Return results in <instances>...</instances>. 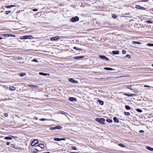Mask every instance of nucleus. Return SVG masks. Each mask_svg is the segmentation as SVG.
Segmentation results:
<instances>
[{
    "label": "nucleus",
    "instance_id": "obj_24",
    "mask_svg": "<svg viewBox=\"0 0 153 153\" xmlns=\"http://www.w3.org/2000/svg\"><path fill=\"white\" fill-rule=\"evenodd\" d=\"M27 39H33V36H27Z\"/></svg>",
    "mask_w": 153,
    "mask_h": 153
},
{
    "label": "nucleus",
    "instance_id": "obj_5",
    "mask_svg": "<svg viewBox=\"0 0 153 153\" xmlns=\"http://www.w3.org/2000/svg\"><path fill=\"white\" fill-rule=\"evenodd\" d=\"M62 127L60 126H56L54 127L50 128V129L51 130L60 129L62 128Z\"/></svg>",
    "mask_w": 153,
    "mask_h": 153
},
{
    "label": "nucleus",
    "instance_id": "obj_23",
    "mask_svg": "<svg viewBox=\"0 0 153 153\" xmlns=\"http://www.w3.org/2000/svg\"><path fill=\"white\" fill-rule=\"evenodd\" d=\"M15 89V88L13 86H11L10 87V89L12 91H14Z\"/></svg>",
    "mask_w": 153,
    "mask_h": 153
},
{
    "label": "nucleus",
    "instance_id": "obj_37",
    "mask_svg": "<svg viewBox=\"0 0 153 153\" xmlns=\"http://www.w3.org/2000/svg\"><path fill=\"white\" fill-rule=\"evenodd\" d=\"M137 111L139 112H142V111L140 109H137Z\"/></svg>",
    "mask_w": 153,
    "mask_h": 153
},
{
    "label": "nucleus",
    "instance_id": "obj_34",
    "mask_svg": "<svg viewBox=\"0 0 153 153\" xmlns=\"http://www.w3.org/2000/svg\"><path fill=\"white\" fill-rule=\"evenodd\" d=\"M54 140L55 141H60V138H55L54 139Z\"/></svg>",
    "mask_w": 153,
    "mask_h": 153
},
{
    "label": "nucleus",
    "instance_id": "obj_52",
    "mask_svg": "<svg viewBox=\"0 0 153 153\" xmlns=\"http://www.w3.org/2000/svg\"><path fill=\"white\" fill-rule=\"evenodd\" d=\"M10 6L11 8L12 7H16V6L14 5H10Z\"/></svg>",
    "mask_w": 153,
    "mask_h": 153
},
{
    "label": "nucleus",
    "instance_id": "obj_54",
    "mask_svg": "<svg viewBox=\"0 0 153 153\" xmlns=\"http://www.w3.org/2000/svg\"><path fill=\"white\" fill-rule=\"evenodd\" d=\"M10 143L9 142H7V145H10Z\"/></svg>",
    "mask_w": 153,
    "mask_h": 153
},
{
    "label": "nucleus",
    "instance_id": "obj_36",
    "mask_svg": "<svg viewBox=\"0 0 153 153\" xmlns=\"http://www.w3.org/2000/svg\"><path fill=\"white\" fill-rule=\"evenodd\" d=\"M11 12L10 11H7L5 12V14H8Z\"/></svg>",
    "mask_w": 153,
    "mask_h": 153
},
{
    "label": "nucleus",
    "instance_id": "obj_39",
    "mask_svg": "<svg viewBox=\"0 0 153 153\" xmlns=\"http://www.w3.org/2000/svg\"><path fill=\"white\" fill-rule=\"evenodd\" d=\"M147 45L149 46H152V43H148L147 44Z\"/></svg>",
    "mask_w": 153,
    "mask_h": 153
},
{
    "label": "nucleus",
    "instance_id": "obj_32",
    "mask_svg": "<svg viewBox=\"0 0 153 153\" xmlns=\"http://www.w3.org/2000/svg\"><path fill=\"white\" fill-rule=\"evenodd\" d=\"M38 151V150L37 149H36V148H34L33 149V153H36Z\"/></svg>",
    "mask_w": 153,
    "mask_h": 153
},
{
    "label": "nucleus",
    "instance_id": "obj_12",
    "mask_svg": "<svg viewBox=\"0 0 153 153\" xmlns=\"http://www.w3.org/2000/svg\"><path fill=\"white\" fill-rule=\"evenodd\" d=\"M114 54H118L119 53V51H113L112 52Z\"/></svg>",
    "mask_w": 153,
    "mask_h": 153
},
{
    "label": "nucleus",
    "instance_id": "obj_7",
    "mask_svg": "<svg viewBox=\"0 0 153 153\" xmlns=\"http://www.w3.org/2000/svg\"><path fill=\"white\" fill-rule=\"evenodd\" d=\"M99 56L100 57V58L102 59H105L107 61H108L109 60V59L105 56L99 55Z\"/></svg>",
    "mask_w": 153,
    "mask_h": 153
},
{
    "label": "nucleus",
    "instance_id": "obj_1",
    "mask_svg": "<svg viewBox=\"0 0 153 153\" xmlns=\"http://www.w3.org/2000/svg\"><path fill=\"white\" fill-rule=\"evenodd\" d=\"M95 120L96 121L102 124H104L105 123V119L102 118H97Z\"/></svg>",
    "mask_w": 153,
    "mask_h": 153
},
{
    "label": "nucleus",
    "instance_id": "obj_21",
    "mask_svg": "<svg viewBox=\"0 0 153 153\" xmlns=\"http://www.w3.org/2000/svg\"><path fill=\"white\" fill-rule=\"evenodd\" d=\"M59 113L61 114H64L65 115H67L68 114L67 113H66L65 112H63V111H60L59 112Z\"/></svg>",
    "mask_w": 153,
    "mask_h": 153
},
{
    "label": "nucleus",
    "instance_id": "obj_43",
    "mask_svg": "<svg viewBox=\"0 0 153 153\" xmlns=\"http://www.w3.org/2000/svg\"><path fill=\"white\" fill-rule=\"evenodd\" d=\"M4 115L5 117H7L8 116V114L7 113H4Z\"/></svg>",
    "mask_w": 153,
    "mask_h": 153
},
{
    "label": "nucleus",
    "instance_id": "obj_55",
    "mask_svg": "<svg viewBox=\"0 0 153 153\" xmlns=\"http://www.w3.org/2000/svg\"><path fill=\"white\" fill-rule=\"evenodd\" d=\"M44 153H50V152H45Z\"/></svg>",
    "mask_w": 153,
    "mask_h": 153
},
{
    "label": "nucleus",
    "instance_id": "obj_29",
    "mask_svg": "<svg viewBox=\"0 0 153 153\" xmlns=\"http://www.w3.org/2000/svg\"><path fill=\"white\" fill-rule=\"evenodd\" d=\"M73 48L74 49H75L76 50H82V49L81 48H77L76 47H73Z\"/></svg>",
    "mask_w": 153,
    "mask_h": 153
},
{
    "label": "nucleus",
    "instance_id": "obj_11",
    "mask_svg": "<svg viewBox=\"0 0 153 153\" xmlns=\"http://www.w3.org/2000/svg\"><path fill=\"white\" fill-rule=\"evenodd\" d=\"M69 100L71 101H76L77 100L76 98L74 97H70L69 98Z\"/></svg>",
    "mask_w": 153,
    "mask_h": 153
},
{
    "label": "nucleus",
    "instance_id": "obj_49",
    "mask_svg": "<svg viewBox=\"0 0 153 153\" xmlns=\"http://www.w3.org/2000/svg\"><path fill=\"white\" fill-rule=\"evenodd\" d=\"M122 53L123 54H125L126 53V51L125 50H123L122 51Z\"/></svg>",
    "mask_w": 153,
    "mask_h": 153
},
{
    "label": "nucleus",
    "instance_id": "obj_3",
    "mask_svg": "<svg viewBox=\"0 0 153 153\" xmlns=\"http://www.w3.org/2000/svg\"><path fill=\"white\" fill-rule=\"evenodd\" d=\"M79 20V18L78 17L76 16L72 18L71 19V21L72 22H76L78 21Z\"/></svg>",
    "mask_w": 153,
    "mask_h": 153
},
{
    "label": "nucleus",
    "instance_id": "obj_6",
    "mask_svg": "<svg viewBox=\"0 0 153 153\" xmlns=\"http://www.w3.org/2000/svg\"><path fill=\"white\" fill-rule=\"evenodd\" d=\"M59 36H57L56 37H52L51 38V41H56L59 38Z\"/></svg>",
    "mask_w": 153,
    "mask_h": 153
},
{
    "label": "nucleus",
    "instance_id": "obj_9",
    "mask_svg": "<svg viewBox=\"0 0 153 153\" xmlns=\"http://www.w3.org/2000/svg\"><path fill=\"white\" fill-rule=\"evenodd\" d=\"M12 137H13L14 138L13 136H11V135H10L9 136L5 138H4V139H6L7 140H10L12 139Z\"/></svg>",
    "mask_w": 153,
    "mask_h": 153
},
{
    "label": "nucleus",
    "instance_id": "obj_26",
    "mask_svg": "<svg viewBox=\"0 0 153 153\" xmlns=\"http://www.w3.org/2000/svg\"><path fill=\"white\" fill-rule=\"evenodd\" d=\"M21 39H27V36H22L20 38Z\"/></svg>",
    "mask_w": 153,
    "mask_h": 153
},
{
    "label": "nucleus",
    "instance_id": "obj_25",
    "mask_svg": "<svg viewBox=\"0 0 153 153\" xmlns=\"http://www.w3.org/2000/svg\"><path fill=\"white\" fill-rule=\"evenodd\" d=\"M106 121L108 122H109V123H112V120H111V119H107Z\"/></svg>",
    "mask_w": 153,
    "mask_h": 153
},
{
    "label": "nucleus",
    "instance_id": "obj_33",
    "mask_svg": "<svg viewBox=\"0 0 153 153\" xmlns=\"http://www.w3.org/2000/svg\"><path fill=\"white\" fill-rule=\"evenodd\" d=\"M125 115L126 116H129L130 115V113L128 112H125Z\"/></svg>",
    "mask_w": 153,
    "mask_h": 153
},
{
    "label": "nucleus",
    "instance_id": "obj_13",
    "mask_svg": "<svg viewBox=\"0 0 153 153\" xmlns=\"http://www.w3.org/2000/svg\"><path fill=\"white\" fill-rule=\"evenodd\" d=\"M39 74L43 76H47V75H50L49 74H47V73H43L42 72H39Z\"/></svg>",
    "mask_w": 153,
    "mask_h": 153
},
{
    "label": "nucleus",
    "instance_id": "obj_44",
    "mask_svg": "<svg viewBox=\"0 0 153 153\" xmlns=\"http://www.w3.org/2000/svg\"><path fill=\"white\" fill-rule=\"evenodd\" d=\"M126 57H128L129 58H131L130 55H128V54H127V55H126Z\"/></svg>",
    "mask_w": 153,
    "mask_h": 153
},
{
    "label": "nucleus",
    "instance_id": "obj_50",
    "mask_svg": "<svg viewBox=\"0 0 153 153\" xmlns=\"http://www.w3.org/2000/svg\"><path fill=\"white\" fill-rule=\"evenodd\" d=\"M144 131L143 130H141L139 131V132L140 133H143L144 132Z\"/></svg>",
    "mask_w": 153,
    "mask_h": 153
},
{
    "label": "nucleus",
    "instance_id": "obj_45",
    "mask_svg": "<svg viewBox=\"0 0 153 153\" xmlns=\"http://www.w3.org/2000/svg\"><path fill=\"white\" fill-rule=\"evenodd\" d=\"M144 87H148V88H149V87H150V86H149V85H144Z\"/></svg>",
    "mask_w": 153,
    "mask_h": 153
},
{
    "label": "nucleus",
    "instance_id": "obj_41",
    "mask_svg": "<svg viewBox=\"0 0 153 153\" xmlns=\"http://www.w3.org/2000/svg\"><path fill=\"white\" fill-rule=\"evenodd\" d=\"M127 88L131 90H132V88L131 87V86H127Z\"/></svg>",
    "mask_w": 153,
    "mask_h": 153
},
{
    "label": "nucleus",
    "instance_id": "obj_2",
    "mask_svg": "<svg viewBox=\"0 0 153 153\" xmlns=\"http://www.w3.org/2000/svg\"><path fill=\"white\" fill-rule=\"evenodd\" d=\"M2 36H4L5 37H6L7 36L9 37L11 36L13 37H15L16 36L13 34H1V39H2V38L1 37Z\"/></svg>",
    "mask_w": 153,
    "mask_h": 153
},
{
    "label": "nucleus",
    "instance_id": "obj_40",
    "mask_svg": "<svg viewBox=\"0 0 153 153\" xmlns=\"http://www.w3.org/2000/svg\"><path fill=\"white\" fill-rule=\"evenodd\" d=\"M32 61L33 62H38V61L36 59H33L32 60Z\"/></svg>",
    "mask_w": 153,
    "mask_h": 153
},
{
    "label": "nucleus",
    "instance_id": "obj_8",
    "mask_svg": "<svg viewBox=\"0 0 153 153\" xmlns=\"http://www.w3.org/2000/svg\"><path fill=\"white\" fill-rule=\"evenodd\" d=\"M68 80L69 81L71 82L74 83H77L78 82L77 81L74 80L72 78L69 79Z\"/></svg>",
    "mask_w": 153,
    "mask_h": 153
},
{
    "label": "nucleus",
    "instance_id": "obj_19",
    "mask_svg": "<svg viewBox=\"0 0 153 153\" xmlns=\"http://www.w3.org/2000/svg\"><path fill=\"white\" fill-rule=\"evenodd\" d=\"M146 149L148 150H149L151 151H153V148L150 147L148 146H147L146 147Z\"/></svg>",
    "mask_w": 153,
    "mask_h": 153
},
{
    "label": "nucleus",
    "instance_id": "obj_30",
    "mask_svg": "<svg viewBox=\"0 0 153 153\" xmlns=\"http://www.w3.org/2000/svg\"><path fill=\"white\" fill-rule=\"evenodd\" d=\"M28 86L29 87H34V88H37L38 87V86H36V85H29Z\"/></svg>",
    "mask_w": 153,
    "mask_h": 153
},
{
    "label": "nucleus",
    "instance_id": "obj_4",
    "mask_svg": "<svg viewBox=\"0 0 153 153\" xmlns=\"http://www.w3.org/2000/svg\"><path fill=\"white\" fill-rule=\"evenodd\" d=\"M38 143V141L37 139H35L33 140L31 143V145L32 146H33L36 144H37Z\"/></svg>",
    "mask_w": 153,
    "mask_h": 153
},
{
    "label": "nucleus",
    "instance_id": "obj_38",
    "mask_svg": "<svg viewBox=\"0 0 153 153\" xmlns=\"http://www.w3.org/2000/svg\"><path fill=\"white\" fill-rule=\"evenodd\" d=\"M72 148L74 150H76V148L75 146H73L72 147Z\"/></svg>",
    "mask_w": 153,
    "mask_h": 153
},
{
    "label": "nucleus",
    "instance_id": "obj_56",
    "mask_svg": "<svg viewBox=\"0 0 153 153\" xmlns=\"http://www.w3.org/2000/svg\"><path fill=\"white\" fill-rule=\"evenodd\" d=\"M76 152H72L71 153H75Z\"/></svg>",
    "mask_w": 153,
    "mask_h": 153
},
{
    "label": "nucleus",
    "instance_id": "obj_15",
    "mask_svg": "<svg viewBox=\"0 0 153 153\" xmlns=\"http://www.w3.org/2000/svg\"><path fill=\"white\" fill-rule=\"evenodd\" d=\"M125 95L128 96V97H132L133 96L135 95V94H124Z\"/></svg>",
    "mask_w": 153,
    "mask_h": 153
},
{
    "label": "nucleus",
    "instance_id": "obj_53",
    "mask_svg": "<svg viewBox=\"0 0 153 153\" xmlns=\"http://www.w3.org/2000/svg\"><path fill=\"white\" fill-rule=\"evenodd\" d=\"M6 7L7 8H11V7H10V6H7Z\"/></svg>",
    "mask_w": 153,
    "mask_h": 153
},
{
    "label": "nucleus",
    "instance_id": "obj_22",
    "mask_svg": "<svg viewBox=\"0 0 153 153\" xmlns=\"http://www.w3.org/2000/svg\"><path fill=\"white\" fill-rule=\"evenodd\" d=\"M132 43L133 44H140L141 43L140 42H135L133 41L132 42Z\"/></svg>",
    "mask_w": 153,
    "mask_h": 153
},
{
    "label": "nucleus",
    "instance_id": "obj_14",
    "mask_svg": "<svg viewBox=\"0 0 153 153\" xmlns=\"http://www.w3.org/2000/svg\"><path fill=\"white\" fill-rule=\"evenodd\" d=\"M104 69L108 71H112L114 70L112 68L108 67H105L104 68Z\"/></svg>",
    "mask_w": 153,
    "mask_h": 153
},
{
    "label": "nucleus",
    "instance_id": "obj_16",
    "mask_svg": "<svg viewBox=\"0 0 153 153\" xmlns=\"http://www.w3.org/2000/svg\"><path fill=\"white\" fill-rule=\"evenodd\" d=\"M84 56H78L77 57H74V58L75 59H79L81 58H84Z\"/></svg>",
    "mask_w": 153,
    "mask_h": 153
},
{
    "label": "nucleus",
    "instance_id": "obj_47",
    "mask_svg": "<svg viewBox=\"0 0 153 153\" xmlns=\"http://www.w3.org/2000/svg\"><path fill=\"white\" fill-rule=\"evenodd\" d=\"M33 11H37L38 10V9H36V8H35V9H33Z\"/></svg>",
    "mask_w": 153,
    "mask_h": 153
},
{
    "label": "nucleus",
    "instance_id": "obj_51",
    "mask_svg": "<svg viewBox=\"0 0 153 153\" xmlns=\"http://www.w3.org/2000/svg\"><path fill=\"white\" fill-rule=\"evenodd\" d=\"M33 119L36 120H37L38 119V118L37 117H33Z\"/></svg>",
    "mask_w": 153,
    "mask_h": 153
},
{
    "label": "nucleus",
    "instance_id": "obj_31",
    "mask_svg": "<svg viewBox=\"0 0 153 153\" xmlns=\"http://www.w3.org/2000/svg\"><path fill=\"white\" fill-rule=\"evenodd\" d=\"M26 75V74L25 73H21L19 74V76L21 77L23 76H24Z\"/></svg>",
    "mask_w": 153,
    "mask_h": 153
},
{
    "label": "nucleus",
    "instance_id": "obj_17",
    "mask_svg": "<svg viewBox=\"0 0 153 153\" xmlns=\"http://www.w3.org/2000/svg\"><path fill=\"white\" fill-rule=\"evenodd\" d=\"M114 121L115 123H118L119 122V120L117 119L116 117H114L113 118Z\"/></svg>",
    "mask_w": 153,
    "mask_h": 153
},
{
    "label": "nucleus",
    "instance_id": "obj_20",
    "mask_svg": "<svg viewBox=\"0 0 153 153\" xmlns=\"http://www.w3.org/2000/svg\"><path fill=\"white\" fill-rule=\"evenodd\" d=\"M38 146L40 147L42 149H43L44 147V145L43 144H40L38 145Z\"/></svg>",
    "mask_w": 153,
    "mask_h": 153
},
{
    "label": "nucleus",
    "instance_id": "obj_27",
    "mask_svg": "<svg viewBox=\"0 0 153 153\" xmlns=\"http://www.w3.org/2000/svg\"><path fill=\"white\" fill-rule=\"evenodd\" d=\"M125 107L126 109L127 110H129L131 108L128 105H126Z\"/></svg>",
    "mask_w": 153,
    "mask_h": 153
},
{
    "label": "nucleus",
    "instance_id": "obj_58",
    "mask_svg": "<svg viewBox=\"0 0 153 153\" xmlns=\"http://www.w3.org/2000/svg\"><path fill=\"white\" fill-rule=\"evenodd\" d=\"M152 46H153V44H152Z\"/></svg>",
    "mask_w": 153,
    "mask_h": 153
},
{
    "label": "nucleus",
    "instance_id": "obj_57",
    "mask_svg": "<svg viewBox=\"0 0 153 153\" xmlns=\"http://www.w3.org/2000/svg\"><path fill=\"white\" fill-rule=\"evenodd\" d=\"M152 66L153 67V64L152 65Z\"/></svg>",
    "mask_w": 153,
    "mask_h": 153
},
{
    "label": "nucleus",
    "instance_id": "obj_35",
    "mask_svg": "<svg viewBox=\"0 0 153 153\" xmlns=\"http://www.w3.org/2000/svg\"><path fill=\"white\" fill-rule=\"evenodd\" d=\"M39 120L41 121H46V120H48V119L47 120L46 119H45V118H42V119H40Z\"/></svg>",
    "mask_w": 153,
    "mask_h": 153
},
{
    "label": "nucleus",
    "instance_id": "obj_48",
    "mask_svg": "<svg viewBox=\"0 0 153 153\" xmlns=\"http://www.w3.org/2000/svg\"><path fill=\"white\" fill-rule=\"evenodd\" d=\"M112 17L114 18H115L116 17L115 15L113 14L112 15Z\"/></svg>",
    "mask_w": 153,
    "mask_h": 153
},
{
    "label": "nucleus",
    "instance_id": "obj_42",
    "mask_svg": "<svg viewBox=\"0 0 153 153\" xmlns=\"http://www.w3.org/2000/svg\"><path fill=\"white\" fill-rule=\"evenodd\" d=\"M147 22L148 23H152V21H150V20L147 21Z\"/></svg>",
    "mask_w": 153,
    "mask_h": 153
},
{
    "label": "nucleus",
    "instance_id": "obj_18",
    "mask_svg": "<svg viewBox=\"0 0 153 153\" xmlns=\"http://www.w3.org/2000/svg\"><path fill=\"white\" fill-rule=\"evenodd\" d=\"M98 102L100 105H103V104H104V102L102 101V100H98Z\"/></svg>",
    "mask_w": 153,
    "mask_h": 153
},
{
    "label": "nucleus",
    "instance_id": "obj_28",
    "mask_svg": "<svg viewBox=\"0 0 153 153\" xmlns=\"http://www.w3.org/2000/svg\"><path fill=\"white\" fill-rule=\"evenodd\" d=\"M119 145L120 146L123 147H125V145L123 143H119Z\"/></svg>",
    "mask_w": 153,
    "mask_h": 153
},
{
    "label": "nucleus",
    "instance_id": "obj_10",
    "mask_svg": "<svg viewBox=\"0 0 153 153\" xmlns=\"http://www.w3.org/2000/svg\"><path fill=\"white\" fill-rule=\"evenodd\" d=\"M136 8L137 9H141L143 10H145V8L144 7H141L138 5H137L136 6Z\"/></svg>",
    "mask_w": 153,
    "mask_h": 153
},
{
    "label": "nucleus",
    "instance_id": "obj_46",
    "mask_svg": "<svg viewBox=\"0 0 153 153\" xmlns=\"http://www.w3.org/2000/svg\"><path fill=\"white\" fill-rule=\"evenodd\" d=\"M65 138H60V141L61 140H65Z\"/></svg>",
    "mask_w": 153,
    "mask_h": 153
}]
</instances>
